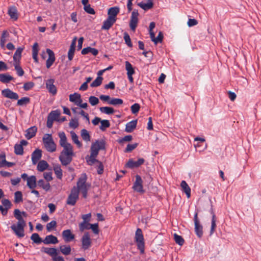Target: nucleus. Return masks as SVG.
Wrapping results in <instances>:
<instances>
[{
  "instance_id": "nucleus-56",
  "label": "nucleus",
  "mask_w": 261,
  "mask_h": 261,
  "mask_svg": "<svg viewBox=\"0 0 261 261\" xmlns=\"http://www.w3.org/2000/svg\"><path fill=\"white\" fill-rule=\"evenodd\" d=\"M57 225L56 221H51L46 225V229L48 231L50 232L53 228H55Z\"/></svg>"
},
{
  "instance_id": "nucleus-25",
  "label": "nucleus",
  "mask_w": 261,
  "mask_h": 261,
  "mask_svg": "<svg viewBox=\"0 0 261 261\" xmlns=\"http://www.w3.org/2000/svg\"><path fill=\"white\" fill-rule=\"evenodd\" d=\"M49 166L48 164L44 160L40 161L37 164V169L40 172H43Z\"/></svg>"
},
{
  "instance_id": "nucleus-63",
  "label": "nucleus",
  "mask_w": 261,
  "mask_h": 261,
  "mask_svg": "<svg viewBox=\"0 0 261 261\" xmlns=\"http://www.w3.org/2000/svg\"><path fill=\"white\" fill-rule=\"evenodd\" d=\"M90 151V155H91L92 156H97L99 150L97 148H95L94 146H93L92 145H91Z\"/></svg>"
},
{
  "instance_id": "nucleus-39",
  "label": "nucleus",
  "mask_w": 261,
  "mask_h": 261,
  "mask_svg": "<svg viewBox=\"0 0 261 261\" xmlns=\"http://www.w3.org/2000/svg\"><path fill=\"white\" fill-rule=\"evenodd\" d=\"M60 250L62 254L65 255H69L71 252V247L68 245H62L60 247Z\"/></svg>"
},
{
  "instance_id": "nucleus-57",
  "label": "nucleus",
  "mask_w": 261,
  "mask_h": 261,
  "mask_svg": "<svg viewBox=\"0 0 261 261\" xmlns=\"http://www.w3.org/2000/svg\"><path fill=\"white\" fill-rule=\"evenodd\" d=\"M138 145V143H134L133 144H128L125 149V152L132 151L137 147Z\"/></svg>"
},
{
  "instance_id": "nucleus-53",
  "label": "nucleus",
  "mask_w": 261,
  "mask_h": 261,
  "mask_svg": "<svg viewBox=\"0 0 261 261\" xmlns=\"http://www.w3.org/2000/svg\"><path fill=\"white\" fill-rule=\"evenodd\" d=\"M38 44L37 43H34V60L35 62H38Z\"/></svg>"
},
{
  "instance_id": "nucleus-8",
  "label": "nucleus",
  "mask_w": 261,
  "mask_h": 261,
  "mask_svg": "<svg viewBox=\"0 0 261 261\" xmlns=\"http://www.w3.org/2000/svg\"><path fill=\"white\" fill-rule=\"evenodd\" d=\"M73 155L74 154L61 152L59 158L62 165L67 166L71 162Z\"/></svg>"
},
{
  "instance_id": "nucleus-6",
  "label": "nucleus",
  "mask_w": 261,
  "mask_h": 261,
  "mask_svg": "<svg viewBox=\"0 0 261 261\" xmlns=\"http://www.w3.org/2000/svg\"><path fill=\"white\" fill-rule=\"evenodd\" d=\"M194 221L195 233L198 238H201L203 236V227L198 220L197 213L194 215Z\"/></svg>"
},
{
  "instance_id": "nucleus-12",
  "label": "nucleus",
  "mask_w": 261,
  "mask_h": 261,
  "mask_svg": "<svg viewBox=\"0 0 261 261\" xmlns=\"http://www.w3.org/2000/svg\"><path fill=\"white\" fill-rule=\"evenodd\" d=\"M46 53L48 55V58L46 62V66L47 68H49L55 61V54L49 48L46 49Z\"/></svg>"
},
{
  "instance_id": "nucleus-16",
  "label": "nucleus",
  "mask_w": 261,
  "mask_h": 261,
  "mask_svg": "<svg viewBox=\"0 0 261 261\" xmlns=\"http://www.w3.org/2000/svg\"><path fill=\"white\" fill-rule=\"evenodd\" d=\"M62 237L66 242H69L72 241L75 238L74 234L71 232L70 229H66L63 231Z\"/></svg>"
},
{
  "instance_id": "nucleus-41",
  "label": "nucleus",
  "mask_w": 261,
  "mask_h": 261,
  "mask_svg": "<svg viewBox=\"0 0 261 261\" xmlns=\"http://www.w3.org/2000/svg\"><path fill=\"white\" fill-rule=\"evenodd\" d=\"M100 111L101 113L110 115L112 114L114 112V110L112 107H103L99 108Z\"/></svg>"
},
{
  "instance_id": "nucleus-35",
  "label": "nucleus",
  "mask_w": 261,
  "mask_h": 261,
  "mask_svg": "<svg viewBox=\"0 0 261 261\" xmlns=\"http://www.w3.org/2000/svg\"><path fill=\"white\" fill-rule=\"evenodd\" d=\"M38 186L42 188L46 191H48L50 187L49 182H46L43 179L39 180L38 181Z\"/></svg>"
},
{
  "instance_id": "nucleus-22",
  "label": "nucleus",
  "mask_w": 261,
  "mask_h": 261,
  "mask_svg": "<svg viewBox=\"0 0 261 261\" xmlns=\"http://www.w3.org/2000/svg\"><path fill=\"white\" fill-rule=\"evenodd\" d=\"M137 120H132L126 124L125 131L127 133H131L136 127Z\"/></svg>"
},
{
  "instance_id": "nucleus-20",
  "label": "nucleus",
  "mask_w": 261,
  "mask_h": 261,
  "mask_svg": "<svg viewBox=\"0 0 261 261\" xmlns=\"http://www.w3.org/2000/svg\"><path fill=\"white\" fill-rule=\"evenodd\" d=\"M43 242L45 244H55L58 242V239L56 237L50 234L47 236L45 239L43 240Z\"/></svg>"
},
{
  "instance_id": "nucleus-64",
  "label": "nucleus",
  "mask_w": 261,
  "mask_h": 261,
  "mask_svg": "<svg viewBox=\"0 0 261 261\" xmlns=\"http://www.w3.org/2000/svg\"><path fill=\"white\" fill-rule=\"evenodd\" d=\"M52 259L54 261H65L64 258L58 255V252H57L52 257Z\"/></svg>"
},
{
  "instance_id": "nucleus-10",
  "label": "nucleus",
  "mask_w": 261,
  "mask_h": 261,
  "mask_svg": "<svg viewBox=\"0 0 261 261\" xmlns=\"http://www.w3.org/2000/svg\"><path fill=\"white\" fill-rule=\"evenodd\" d=\"M144 162L145 160L143 158H140L137 161H134L133 159H130L128 161L125 166L130 169L138 168L141 165H143Z\"/></svg>"
},
{
  "instance_id": "nucleus-11",
  "label": "nucleus",
  "mask_w": 261,
  "mask_h": 261,
  "mask_svg": "<svg viewBox=\"0 0 261 261\" xmlns=\"http://www.w3.org/2000/svg\"><path fill=\"white\" fill-rule=\"evenodd\" d=\"M143 181L141 176L139 175H136V180L134 183L133 188L137 192L140 193H144V191L143 189Z\"/></svg>"
},
{
  "instance_id": "nucleus-14",
  "label": "nucleus",
  "mask_w": 261,
  "mask_h": 261,
  "mask_svg": "<svg viewBox=\"0 0 261 261\" xmlns=\"http://www.w3.org/2000/svg\"><path fill=\"white\" fill-rule=\"evenodd\" d=\"M116 21V19H114L110 17H108L106 20H105L103 24L101 26V30H109L113 25L115 23Z\"/></svg>"
},
{
  "instance_id": "nucleus-55",
  "label": "nucleus",
  "mask_w": 261,
  "mask_h": 261,
  "mask_svg": "<svg viewBox=\"0 0 261 261\" xmlns=\"http://www.w3.org/2000/svg\"><path fill=\"white\" fill-rule=\"evenodd\" d=\"M89 101L92 106H94L98 103L99 99L94 96H91L89 98Z\"/></svg>"
},
{
  "instance_id": "nucleus-17",
  "label": "nucleus",
  "mask_w": 261,
  "mask_h": 261,
  "mask_svg": "<svg viewBox=\"0 0 261 261\" xmlns=\"http://www.w3.org/2000/svg\"><path fill=\"white\" fill-rule=\"evenodd\" d=\"M76 42V38L75 37L72 41L69 51L68 52V58L69 61H71L73 59L75 51Z\"/></svg>"
},
{
  "instance_id": "nucleus-33",
  "label": "nucleus",
  "mask_w": 261,
  "mask_h": 261,
  "mask_svg": "<svg viewBox=\"0 0 261 261\" xmlns=\"http://www.w3.org/2000/svg\"><path fill=\"white\" fill-rule=\"evenodd\" d=\"M8 13L11 18L16 20L18 18L17 10L14 7H10L8 10Z\"/></svg>"
},
{
  "instance_id": "nucleus-58",
  "label": "nucleus",
  "mask_w": 261,
  "mask_h": 261,
  "mask_svg": "<svg viewBox=\"0 0 261 261\" xmlns=\"http://www.w3.org/2000/svg\"><path fill=\"white\" fill-rule=\"evenodd\" d=\"M14 66L15 67V70L17 71V74L20 76H22L24 72L21 67L20 66V65L18 63L14 64Z\"/></svg>"
},
{
  "instance_id": "nucleus-45",
  "label": "nucleus",
  "mask_w": 261,
  "mask_h": 261,
  "mask_svg": "<svg viewBox=\"0 0 261 261\" xmlns=\"http://www.w3.org/2000/svg\"><path fill=\"white\" fill-rule=\"evenodd\" d=\"M102 77H97L96 79L90 84L91 87H96L99 86L102 82Z\"/></svg>"
},
{
  "instance_id": "nucleus-9",
  "label": "nucleus",
  "mask_w": 261,
  "mask_h": 261,
  "mask_svg": "<svg viewBox=\"0 0 261 261\" xmlns=\"http://www.w3.org/2000/svg\"><path fill=\"white\" fill-rule=\"evenodd\" d=\"M82 248L84 250L88 249L91 246V240L90 234L88 232H85L81 239Z\"/></svg>"
},
{
  "instance_id": "nucleus-24",
  "label": "nucleus",
  "mask_w": 261,
  "mask_h": 261,
  "mask_svg": "<svg viewBox=\"0 0 261 261\" xmlns=\"http://www.w3.org/2000/svg\"><path fill=\"white\" fill-rule=\"evenodd\" d=\"M180 186L183 191L186 193L187 198H189L191 196V189L190 187L185 180H182L181 182Z\"/></svg>"
},
{
  "instance_id": "nucleus-29",
  "label": "nucleus",
  "mask_w": 261,
  "mask_h": 261,
  "mask_svg": "<svg viewBox=\"0 0 261 261\" xmlns=\"http://www.w3.org/2000/svg\"><path fill=\"white\" fill-rule=\"evenodd\" d=\"M92 145L94 146L99 150H104L105 149L106 142L103 140H96Z\"/></svg>"
},
{
  "instance_id": "nucleus-46",
  "label": "nucleus",
  "mask_w": 261,
  "mask_h": 261,
  "mask_svg": "<svg viewBox=\"0 0 261 261\" xmlns=\"http://www.w3.org/2000/svg\"><path fill=\"white\" fill-rule=\"evenodd\" d=\"M96 156H92L91 155H90V156H86V159L88 165L91 166L93 165L95 163L97 164L99 161L96 160Z\"/></svg>"
},
{
  "instance_id": "nucleus-21",
  "label": "nucleus",
  "mask_w": 261,
  "mask_h": 261,
  "mask_svg": "<svg viewBox=\"0 0 261 261\" xmlns=\"http://www.w3.org/2000/svg\"><path fill=\"white\" fill-rule=\"evenodd\" d=\"M211 214L212 215V222H211V226L210 232V235L212 236L215 232V229L216 228V216L215 213L213 212V210H211Z\"/></svg>"
},
{
  "instance_id": "nucleus-50",
  "label": "nucleus",
  "mask_w": 261,
  "mask_h": 261,
  "mask_svg": "<svg viewBox=\"0 0 261 261\" xmlns=\"http://www.w3.org/2000/svg\"><path fill=\"white\" fill-rule=\"evenodd\" d=\"M100 123L101 125L99 128L102 131L105 130L106 128L109 127L110 126V123L108 120H102Z\"/></svg>"
},
{
  "instance_id": "nucleus-26",
  "label": "nucleus",
  "mask_w": 261,
  "mask_h": 261,
  "mask_svg": "<svg viewBox=\"0 0 261 261\" xmlns=\"http://www.w3.org/2000/svg\"><path fill=\"white\" fill-rule=\"evenodd\" d=\"M58 135L59 137L60 138L59 143L61 146L70 144L69 143L67 142V137L64 132H59Z\"/></svg>"
},
{
  "instance_id": "nucleus-1",
  "label": "nucleus",
  "mask_w": 261,
  "mask_h": 261,
  "mask_svg": "<svg viewBox=\"0 0 261 261\" xmlns=\"http://www.w3.org/2000/svg\"><path fill=\"white\" fill-rule=\"evenodd\" d=\"M14 217L18 220L16 224H13L11 226V228L15 234L19 238L24 237V227L25 226L24 218L27 216L26 213L21 212L18 209H15L14 212Z\"/></svg>"
},
{
  "instance_id": "nucleus-43",
  "label": "nucleus",
  "mask_w": 261,
  "mask_h": 261,
  "mask_svg": "<svg viewBox=\"0 0 261 261\" xmlns=\"http://www.w3.org/2000/svg\"><path fill=\"white\" fill-rule=\"evenodd\" d=\"M91 224L89 222H82L79 224L80 230L82 232L86 229H90L89 226H90Z\"/></svg>"
},
{
  "instance_id": "nucleus-19",
  "label": "nucleus",
  "mask_w": 261,
  "mask_h": 261,
  "mask_svg": "<svg viewBox=\"0 0 261 261\" xmlns=\"http://www.w3.org/2000/svg\"><path fill=\"white\" fill-rule=\"evenodd\" d=\"M138 5L144 10H148L151 9L153 6V0H147L146 3L140 2Z\"/></svg>"
},
{
  "instance_id": "nucleus-51",
  "label": "nucleus",
  "mask_w": 261,
  "mask_h": 261,
  "mask_svg": "<svg viewBox=\"0 0 261 261\" xmlns=\"http://www.w3.org/2000/svg\"><path fill=\"white\" fill-rule=\"evenodd\" d=\"M123 38L125 43L127 45V46L128 47H132L133 46V44L129 35L127 33L125 32L124 33Z\"/></svg>"
},
{
  "instance_id": "nucleus-38",
  "label": "nucleus",
  "mask_w": 261,
  "mask_h": 261,
  "mask_svg": "<svg viewBox=\"0 0 261 261\" xmlns=\"http://www.w3.org/2000/svg\"><path fill=\"white\" fill-rule=\"evenodd\" d=\"M125 69L127 71V75L134 74L135 73V70L132 64L128 61L125 62Z\"/></svg>"
},
{
  "instance_id": "nucleus-61",
  "label": "nucleus",
  "mask_w": 261,
  "mask_h": 261,
  "mask_svg": "<svg viewBox=\"0 0 261 261\" xmlns=\"http://www.w3.org/2000/svg\"><path fill=\"white\" fill-rule=\"evenodd\" d=\"M29 101V98L28 97H23L19 99L17 101V105L19 106H23L28 103Z\"/></svg>"
},
{
  "instance_id": "nucleus-13",
  "label": "nucleus",
  "mask_w": 261,
  "mask_h": 261,
  "mask_svg": "<svg viewBox=\"0 0 261 261\" xmlns=\"http://www.w3.org/2000/svg\"><path fill=\"white\" fill-rule=\"evenodd\" d=\"M55 80L54 79H49L46 82V87L48 92L53 95H55L57 93V88L54 84Z\"/></svg>"
},
{
  "instance_id": "nucleus-62",
  "label": "nucleus",
  "mask_w": 261,
  "mask_h": 261,
  "mask_svg": "<svg viewBox=\"0 0 261 261\" xmlns=\"http://www.w3.org/2000/svg\"><path fill=\"white\" fill-rule=\"evenodd\" d=\"M84 10L89 14H95V11L91 7V6L90 5H88L85 7H84Z\"/></svg>"
},
{
  "instance_id": "nucleus-5",
  "label": "nucleus",
  "mask_w": 261,
  "mask_h": 261,
  "mask_svg": "<svg viewBox=\"0 0 261 261\" xmlns=\"http://www.w3.org/2000/svg\"><path fill=\"white\" fill-rule=\"evenodd\" d=\"M77 190L78 189H75V187H74L71 189L70 194L67 199V204L73 206L76 204L79 197V193H78Z\"/></svg>"
},
{
  "instance_id": "nucleus-18",
  "label": "nucleus",
  "mask_w": 261,
  "mask_h": 261,
  "mask_svg": "<svg viewBox=\"0 0 261 261\" xmlns=\"http://www.w3.org/2000/svg\"><path fill=\"white\" fill-rule=\"evenodd\" d=\"M69 100L74 102L76 105L80 104L82 102L81 95L77 93L70 94L69 95Z\"/></svg>"
},
{
  "instance_id": "nucleus-3",
  "label": "nucleus",
  "mask_w": 261,
  "mask_h": 261,
  "mask_svg": "<svg viewBox=\"0 0 261 261\" xmlns=\"http://www.w3.org/2000/svg\"><path fill=\"white\" fill-rule=\"evenodd\" d=\"M44 146L48 152H54L56 150L57 145L51 134H46L42 138Z\"/></svg>"
},
{
  "instance_id": "nucleus-34",
  "label": "nucleus",
  "mask_w": 261,
  "mask_h": 261,
  "mask_svg": "<svg viewBox=\"0 0 261 261\" xmlns=\"http://www.w3.org/2000/svg\"><path fill=\"white\" fill-rule=\"evenodd\" d=\"M62 147L63 148V150L61 151L62 153L74 154L73 147L70 143Z\"/></svg>"
},
{
  "instance_id": "nucleus-40",
  "label": "nucleus",
  "mask_w": 261,
  "mask_h": 261,
  "mask_svg": "<svg viewBox=\"0 0 261 261\" xmlns=\"http://www.w3.org/2000/svg\"><path fill=\"white\" fill-rule=\"evenodd\" d=\"M123 102V101L122 99L117 98H112L108 101V103L109 105H113V106H117L122 105Z\"/></svg>"
},
{
  "instance_id": "nucleus-23",
  "label": "nucleus",
  "mask_w": 261,
  "mask_h": 261,
  "mask_svg": "<svg viewBox=\"0 0 261 261\" xmlns=\"http://www.w3.org/2000/svg\"><path fill=\"white\" fill-rule=\"evenodd\" d=\"M119 12V9L118 7H112L110 8L108 12V17H111L114 19H116V16L117 14Z\"/></svg>"
},
{
  "instance_id": "nucleus-4",
  "label": "nucleus",
  "mask_w": 261,
  "mask_h": 261,
  "mask_svg": "<svg viewBox=\"0 0 261 261\" xmlns=\"http://www.w3.org/2000/svg\"><path fill=\"white\" fill-rule=\"evenodd\" d=\"M135 241L137 244V248L140 250V253H144L145 243L142 231L140 228H137L135 232Z\"/></svg>"
},
{
  "instance_id": "nucleus-27",
  "label": "nucleus",
  "mask_w": 261,
  "mask_h": 261,
  "mask_svg": "<svg viewBox=\"0 0 261 261\" xmlns=\"http://www.w3.org/2000/svg\"><path fill=\"white\" fill-rule=\"evenodd\" d=\"M21 178L24 180H27V186L30 189H33V175L28 176L27 174L23 173L21 175Z\"/></svg>"
},
{
  "instance_id": "nucleus-37",
  "label": "nucleus",
  "mask_w": 261,
  "mask_h": 261,
  "mask_svg": "<svg viewBox=\"0 0 261 261\" xmlns=\"http://www.w3.org/2000/svg\"><path fill=\"white\" fill-rule=\"evenodd\" d=\"M13 80V77L7 74H0V81L3 83H8Z\"/></svg>"
},
{
  "instance_id": "nucleus-15",
  "label": "nucleus",
  "mask_w": 261,
  "mask_h": 261,
  "mask_svg": "<svg viewBox=\"0 0 261 261\" xmlns=\"http://www.w3.org/2000/svg\"><path fill=\"white\" fill-rule=\"evenodd\" d=\"M2 94L5 97L12 99L16 100L18 98V94L16 93L13 92L9 89H6L2 90Z\"/></svg>"
},
{
  "instance_id": "nucleus-32",
  "label": "nucleus",
  "mask_w": 261,
  "mask_h": 261,
  "mask_svg": "<svg viewBox=\"0 0 261 261\" xmlns=\"http://www.w3.org/2000/svg\"><path fill=\"white\" fill-rule=\"evenodd\" d=\"M71 136L73 142L79 148L82 146V144L79 140V137L73 131L70 132Z\"/></svg>"
},
{
  "instance_id": "nucleus-42",
  "label": "nucleus",
  "mask_w": 261,
  "mask_h": 261,
  "mask_svg": "<svg viewBox=\"0 0 261 261\" xmlns=\"http://www.w3.org/2000/svg\"><path fill=\"white\" fill-rule=\"evenodd\" d=\"M54 170L57 177L61 179L62 177V170L59 165H56L54 167Z\"/></svg>"
},
{
  "instance_id": "nucleus-54",
  "label": "nucleus",
  "mask_w": 261,
  "mask_h": 261,
  "mask_svg": "<svg viewBox=\"0 0 261 261\" xmlns=\"http://www.w3.org/2000/svg\"><path fill=\"white\" fill-rule=\"evenodd\" d=\"M69 126L73 128H76L79 126L78 119L76 118L71 119L69 122Z\"/></svg>"
},
{
  "instance_id": "nucleus-44",
  "label": "nucleus",
  "mask_w": 261,
  "mask_h": 261,
  "mask_svg": "<svg viewBox=\"0 0 261 261\" xmlns=\"http://www.w3.org/2000/svg\"><path fill=\"white\" fill-rule=\"evenodd\" d=\"M14 152L16 154L21 155L23 153V147L21 144H16L14 146Z\"/></svg>"
},
{
  "instance_id": "nucleus-7",
  "label": "nucleus",
  "mask_w": 261,
  "mask_h": 261,
  "mask_svg": "<svg viewBox=\"0 0 261 261\" xmlns=\"http://www.w3.org/2000/svg\"><path fill=\"white\" fill-rule=\"evenodd\" d=\"M139 13L138 10L134 9L132 12L129 27L132 30L134 31L137 26L138 22Z\"/></svg>"
},
{
  "instance_id": "nucleus-48",
  "label": "nucleus",
  "mask_w": 261,
  "mask_h": 261,
  "mask_svg": "<svg viewBox=\"0 0 261 261\" xmlns=\"http://www.w3.org/2000/svg\"><path fill=\"white\" fill-rule=\"evenodd\" d=\"M44 252L53 257L58 252V250L57 249L54 248H45Z\"/></svg>"
},
{
  "instance_id": "nucleus-30",
  "label": "nucleus",
  "mask_w": 261,
  "mask_h": 261,
  "mask_svg": "<svg viewBox=\"0 0 261 261\" xmlns=\"http://www.w3.org/2000/svg\"><path fill=\"white\" fill-rule=\"evenodd\" d=\"M81 136L83 140L86 142H90L91 140V137L89 133V132L86 129H83L81 132Z\"/></svg>"
},
{
  "instance_id": "nucleus-59",
  "label": "nucleus",
  "mask_w": 261,
  "mask_h": 261,
  "mask_svg": "<svg viewBox=\"0 0 261 261\" xmlns=\"http://www.w3.org/2000/svg\"><path fill=\"white\" fill-rule=\"evenodd\" d=\"M163 34L162 32H160L156 37H155L153 40L154 44H156L159 42H162L163 39Z\"/></svg>"
},
{
  "instance_id": "nucleus-28",
  "label": "nucleus",
  "mask_w": 261,
  "mask_h": 261,
  "mask_svg": "<svg viewBox=\"0 0 261 261\" xmlns=\"http://www.w3.org/2000/svg\"><path fill=\"white\" fill-rule=\"evenodd\" d=\"M89 53H91L94 56H96L98 53V51L95 48L87 47L83 48L81 51L82 55H86Z\"/></svg>"
},
{
  "instance_id": "nucleus-52",
  "label": "nucleus",
  "mask_w": 261,
  "mask_h": 261,
  "mask_svg": "<svg viewBox=\"0 0 261 261\" xmlns=\"http://www.w3.org/2000/svg\"><path fill=\"white\" fill-rule=\"evenodd\" d=\"M140 109V106L138 103H135L130 107V110L133 114L138 113Z\"/></svg>"
},
{
  "instance_id": "nucleus-2",
  "label": "nucleus",
  "mask_w": 261,
  "mask_h": 261,
  "mask_svg": "<svg viewBox=\"0 0 261 261\" xmlns=\"http://www.w3.org/2000/svg\"><path fill=\"white\" fill-rule=\"evenodd\" d=\"M87 177L86 173H83L78 179L75 189H78V193L81 192L84 198H86L87 196V192L90 185L86 184Z\"/></svg>"
},
{
  "instance_id": "nucleus-47",
  "label": "nucleus",
  "mask_w": 261,
  "mask_h": 261,
  "mask_svg": "<svg viewBox=\"0 0 261 261\" xmlns=\"http://www.w3.org/2000/svg\"><path fill=\"white\" fill-rule=\"evenodd\" d=\"M174 239L176 243L180 246H182L185 242L182 237L177 234L176 233L174 234Z\"/></svg>"
},
{
  "instance_id": "nucleus-36",
  "label": "nucleus",
  "mask_w": 261,
  "mask_h": 261,
  "mask_svg": "<svg viewBox=\"0 0 261 261\" xmlns=\"http://www.w3.org/2000/svg\"><path fill=\"white\" fill-rule=\"evenodd\" d=\"M61 114V112L59 110H55L52 111L49 114L48 116L54 120L55 121H59L58 118L60 116Z\"/></svg>"
},
{
  "instance_id": "nucleus-31",
  "label": "nucleus",
  "mask_w": 261,
  "mask_h": 261,
  "mask_svg": "<svg viewBox=\"0 0 261 261\" xmlns=\"http://www.w3.org/2000/svg\"><path fill=\"white\" fill-rule=\"evenodd\" d=\"M42 157V150L40 149L37 148L34 151V165L36 164L37 162Z\"/></svg>"
},
{
  "instance_id": "nucleus-49",
  "label": "nucleus",
  "mask_w": 261,
  "mask_h": 261,
  "mask_svg": "<svg viewBox=\"0 0 261 261\" xmlns=\"http://www.w3.org/2000/svg\"><path fill=\"white\" fill-rule=\"evenodd\" d=\"M22 201V195L20 191H16L14 194V202L19 203Z\"/></svg>"
},
{
  "instance_id": "nucleus-60",
  "label": "nucleus",
  "mask_w": 261,
  "mask_h": 261,
  "mask_svg": "<svg viewBox=\"0 0 261 261\" xmlns=\"http://www.w3.org/2000/svg\"><path fill=\"white\" fill-rule=\"evenodd\" d=\"M90 229H92V231L95 234H98L99 233V229H98V223L91 224L90 226H89Z\"/></svg>"
}]
</instances>
